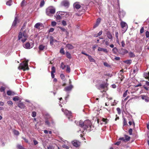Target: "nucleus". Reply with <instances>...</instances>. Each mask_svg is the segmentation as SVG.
<instances>
[{
  "instance_id": "f257e3e1",
  "label": "nucleus",
  "mask_w": 149,
  "mask_h": 149,
  "mask_svg": "<svg viewBox=\"0 0 149 149\" xmlns=\"http://www.w3.org/2000/svg\"><path fill=\"white\" fill-rule=\"evenodd\" d=\"M25 26V25L24 24L19 33L18 36V39L21 40L23 42H24L26 40L28 37L27 31L25 30H23Z\"/></svg>"
},
{
  "instance_id": "f03ea898",
  "label": "nucleus",
  "mask_w": 149,
  "mask_h": 149,
  "mask_svg": "<svg viewBox=\"0 0 149 149\" xmlns=\"http://www.w3.org/2000/svg\"><path fill=\"white\" fill-rule=\"evenodd\" d=\"M91 121L90 120H87L85 121L84 122L82 121H80L79 124V126L85 130L88 128L89 127L90 128L91 127Z\"/></svg>"
},
{
  "instance_id": "7ed1b4c3",
  "label": "nucleus",
  "mask_w": 149,
  "mask_h": 149,
  "mask_svg": "<svg viewBox=\"0 0 149 149\" xmlns=\"http://www.w3.org/2000/svg\"><path fill=\"white\" fill-rule=\"evenodd\" d=\"M56 12V9L53 6H50L48 7L46 10V15L49 16H52Z\"/></svg>"
},
{
  "instance_id": "20e7f679",
  "label": "nucleus",
  "mask_w": 149,
  "mask_h": 149,
  "mask_svg": "<svg viewBox=\"0 0 149 149\" xmlns=\"http://www.w3.org/2000/svg\"><path fill=\"white\" fill-rule=\"evenodd\" d=\"M28 61L27 60L26 61H23L22 63H21L18 67V69L19 70L22 69L24 71L26 70H29V68L28 67Z\"/></svg>"
},
{
  "instance_id": "39448f33",
  "label": "nucleus",
  "mask_w": 149,
  "mask_h": 149,
  "mask_svg": "<svg viewBox=\"0 0 149 149\" xmlns=\"http://www.w3.org/2000/svg\"><path fill=\"white\" fill-rule=\"evenodd\" d=\"M66 13L64 12L60 11L57 12L55 17L57 20H60L63 17H64V15Z\"/></svg>"
},
{
  "instance_id": "423d86ee",
  "label": "nucleus",
  "mask_w": 149,
  "mask_h": 149,
  "mask_svg": "<svg viewBox=\"0 0 149 149\" xmlns=\"http://www.w3.org/2000/svg\"><path fill=\"white\" fill-rule=\"evenodd\" d=\"M120 24L122 28V33H123L127 30L128 28L127 25L125 22L123 21H122Z\"/></svg>"
},
{
  "instance_id": "0eeeda50",
  "label": "nucleus",
  "mask_w": 149,
  "mask_h": 149,
  "mask_svg": "<svg viewBox=\"0 0 149 149\" xmlns=\"http://www.w3.org/2000/svg\"><path fill=\"white\" fill-rule=\"evenodd\" d=\"M62 111L63 112L64 114L68 117V119H70L72 117L71 113L70 111L67 110L66 109H64L63 108L61 109Z\"/></svg>"
},
{
  "instance_id": "6e6552de",
  "label": "nucleus",
  "mask_w": 149,
  "mask_h": 149,
  "mask_svg": "<svg viewBox=\"0 0 149 149\" xmlns=\"http://www.w3.org/2000/svg\"><path fill=\"white\" fill-rule=\"evenodd\" d=\"M115 36L116 38V41L117 43L119 45H120L119 41L121 40L122 36H120L119 37H118V31H116L115 32Z\"/></svg>"
},
{
  "instance_id": "1a4fd4ad",
  "label": "nucleus",
  "mask_w": 149,
  "mask_h": 149,
  "mask_svg": "<svg viewBox=\"0 0 149 149\" xmlns=\"http://www.w3.org/2000/svg\"><path fill=\"white\" fill-rule=\"evenodd\" d=\"M73 146L76 147H78L80 145V143L78 141L76 140H74L72 142Z\"/></svg>"
},
{
  "instance_id": "9d476101",
  "label": "nucleus",
  "mask_w": 149,
  "mask_h": 149,
  "mask_svg": "<svg viewBox=\"0 0 149 149\" xmlns=\"http://www.w3.org/2000/svg\"><path fill=\"white\" fill-rule=\"evenodd\" d=\"M61 5L65 7H68L69 5V3L68 1L65 0L61 2Z\"/></svg>"
},
{
  "instance_id": "9b49d317",
  "label": "nucleus",
  "mask_w": 149,
  "mask_h": 149,
  "mask_svg": "<svg viewBox=\"0 0 149 149\" xmlns=\"http://www.w3.org/2000/svg\"><path fill=\"white\" fill-rule=\"evenodd\" d=\"M73 88V86L72 85H70L69 86L65 88L64 89V90L65 91H70L72 90Z\"/></svg>"
},
{
  "instance_id": "f8f14e48",
  "label": "nucleus",
  "mask_w": 149,
  "mask_h": 149,
  "mask_svg": "<svg viewBox=\"0 0 149 149\" xmlns=\"http://www.w3.org/2000/svg\"><path fill=\"white\" fill-rule=\"evenodd\" d=\"M74 7L76 9H79L81 7V5L77 2H76L74 4Z\"/></svg>"
},
{
  "instance_id": "ddd939ff",
  "label": "nucleus",
  "mask_w": 149,
  "mask_h": 149,
  "mask_svg": "<svg viewBox=\"0 0 149 149\" xmlns=\"http://www.w3.org/2000/svg\"><path fill=\"white\" fill-rule=\"evenodd\" d=\"M24 47L27 49H29L31 48L32 47L31 46L29 42L26 43L24 45Z\"/></svg>"
},
{
  "instance_id": "4468645a",
  "label": "nucleus",
  "mask_w": 149,
  "mask_h": 149,
  "mask_svg": "<svg viewBox=\"0 0 149 149\" xmlns=\"http://www.w3.org/2000/svg\"><path fill=\"white\" fill-rule=\"evenodd\" d=\"M101 19L100 18H98L97 20L96 23L94 25V28H95L97 27L101 22Z\"/></svg>"
},
{
  "instance_id": "2eb2a0df",
  "label": "nucleus",
  "mask_w": 149,
  "mask_h": 149,
  "mask_svg": "<svg viewBox=\"0 0 149 149\" xmlns=\"http://www.w3.org/2000/svg\"><path fill=\"white\" fill-rule=\"evenodd\" d=\"M106 34L107 35V37L110 39H111L112 38V35L111 33L109 31H108L106 33Z\"/></svg>"
},
{
  "instance_id": "dca6fc26",
  "label": "nucleus",
  "mask_w": 149,
  "mask_h": 149,
  "mask_svg": "<svg viewBox=\"0 0 149 149\" xmlns=\"http://www.w3.org/2000/svg\"><path fill=\"white\" fill-rule=\"evenodd\" d=\"M18 22V19L17 17H15L14 20L13 22L12 27L15 26Z\"/></svg>"
},
{
  "instance_id": "f3484780",
  "label": "nucleus",
  "mask_w": 149,
  "mask_h": 149,
  "mask_svg": "<svg viewBox=\"0 0 149 149\" xmlns=\"http://www.w3.org/2000/svg\"><path fill=\"white\" fill-rule=\"evenodd\" d=\"M50 44L51 45H53V42L54 41H56V40H54V39L53 37L52 36H51L50 38Z\"/></svg>"
},
{
  "instance_id": "a211bd4d",
  "label": "nucleus",
  "mask_w": 149,
  "mask_h": 149,
  "mask_svg": "<svg viewBox=\"0 0 149 149\" xmlns=\"http://www.w3.org/2000/svg\"><path fill=\"white\" fill-rule=\"evenodd\" d=\"M7 94L8 95H14L15 94L14 92L10 90L7 91Z\"/></svg>"
},
{
  "instance_id": "6ab92c4d",
  "label": "nucleus",
  "mask_w": 149,
  "mask_h": 149,
  "mask_svg": "<svg viewBox=\"0 0 149 149\" xmlns=\"http://www.w3.org/2000/svg\"><path fill=\"white\" fill-rule=\"evenodd\" d=\"M59 28L62 31L65 32V33L67 35L68 34V32L67 31L66 29H65L61 27H59Z\"/></svg>"
},
{
  "instance_id": "aec40b11",
  "label": "nucleus",
  "mask_w": 149,
  "mask_h": 149,
  "mask_svg": "<svg viewBox=\"0 0 149 149\" xmlns=\"http://www.w3.org/2000/svg\"><path fill=\"white\" fill-rule=\"evenodd\" d=\"M98 50L100 51H103V52L106 53H107V52L106 49L102 48L100 47H98Z\"/></svg>"
},
{
  "instance_id": "412c9836",
  "label": "nucleus",
  "mask_w": 149,
  "mask_h": 149,
  "mask_svg": "<svg viewBox=\"0 0 149 149\" xmlns=\"http://www.w3.org/2000/svg\"><path fill=\"white\" fill-rule=\"evenodd\" d=\"M18 106L19 108L21 109L24 108L25 107L24 105L22 102L18 104Z\"/></svg>"
},
{
  "instance_id": "4be33fe9",
  "label": "nucleus",
  "mask_w": 149,
  "mask_h": 149,
  "mask_svg": "<svg viewBox=\"0 0 149 149\" xmlns=\"http://www.w3.org/2000/svg\"><path fill=\"white\" fill-rule=\"evenodd\" d=\"M108 86V84L105 83L104 84H101L100 85V87L101 88H103L105 87H107Z\"/></svg>"
},
{
  "instance_id": "5701e85b",
  "label": "nucleus",
  "mask_w": 149,
  "mask_h": 149,
  "mask_svg": "<svg viewBox=\"0 0 149 149\" xmlns=\"http://www.w3.org/2000/svg\"><path fill=\"white\" fill-rule=\"evenodd\" d=\"M41 24L40 23H36L34 26V27L35 28L39 29L40 28V26Z\"/></svg>"
},
{
  "instance_id": "b1692460",
  "label": "nucleus",
  "mask_w": 149,
  "mask_h": 149,
  "mask_svg": "<svg viewBox=\"0 0 149 149\" xmlns=\"http://www.w3.org/2000/svg\"><path fill=\"white\" fill-rule=\"evenodd\" d=\"M102 121L105 123V124H107L109 121V120L107 118H102Z\"/></svg>"
},
{
  "instance_id": "393cba45",
  "label": "nucleus",
  "mask_w": 149,
  "mask_h": 149,
  "mask_svg": "<svg viewBox=\"0 0 149 149\" xmlns=\"http://www.w3.org/2000/svg\"><path fill=\"white\" fill-rule=\"evenodd\" d=\"M66 47L69 49H71L73 48V46L70 44H68L66 45Z\"/></svg>"
},
{
  "instance_id": "a878e982",
  "label": "nucleus",
  "mask_w": 149,
  "mask_h": 149,
  "mask_svg": "<svg viewBox=\"0 0 149 149\" xmlns=\"http://www.w3.org/2000/svg\"><path fill=\"white\" fill-rule=\"evenodd\" d=\"M88 58L91 62H95V60L90 55L88 56Z\"/></svg>"
},
{
  "instance_id": "bb28decb",
  "label": "nucleus",
  "mask_w": 149,
  "mask_h": 149,
  "mask_svg": "<svg viewBox=\"0 0 149 149\" xmlns=\"http://www.w3.org/2000/svg\"><path fill=\"white\" fill-rule=\"evenodd\" d=\"M144 76L145 78L149 79V72L144 73Z\"/></svg>"
},
{
  "instance_id": "cd10ccee",
  "label": "nucleus",
  "mask_w": 149,
  "mask_h": 149,
  "mask_svg": "<svg viewBox=\"0 0 149 149\" xmlns=\"http://www.w3.org/2000/svg\"><path fill=\"white\" fill-rule=\"evenodd\" d=\"M125 14V13L124 11L120 12L119 15L120 17H123Z\"/></svg>"
},
{
  "instance_id": "c85d7f7f",
  "label": "nucleus",
  "mask_w": 149,
  "mask_h": 149,
  "mask_svg": "<svg viewBox=\"0 0 149 149\" xmlns=\"http://www.w3.org/2000/svg\"><path fill=\"white\" fill-rule=\"evenodd\" d=\"M45 48V47L42 45H40L39 47V49L40 50H44Z\"/></svg>"
},
{
  "instance_id": "c756f323",
  "label": "nucleus",
  "mask_w": 149,
  "mask_h": 149,
  "mask_svg": "<svg viewBox=\"0 0 149 149\" xmlns=\"http://www.w3.org/2000/svg\"><path fill=\"white\" fill-rule=\"evenodd\" d=\"M132 61L131 60H127L124 61V62L127 64H130L131 63Z\"/></svg>"
},
{
  "instance_id": "7c9ffc66",
  "label": "nucleus",
  "mask_w": 149,
  "mask_h": 149,
  "mask_svg": "<svg viewBox=\"0 0 149 149\" xmlns=\"http://www.w3.org/2000/svg\"><path fill=\"white\" fill-rule=\"evenodd\" d=\"M12 2V0H10L6 2V4L7 5L10 6L11 5Z\"/></svg>"
},
{
  "instance_id": "2f4dec72",
  "label": "nucleus",
  "mask_w": 149,
  "mask_h": 149,
  "mask_svg": "<svg viewBox=\"0 0 149 149\" xmlns=\"http://www.w3.org/2000/svg\"><path fill=\"white\" fill-rule=\"evenodd\" d=\"M102 31H101L98 33L97 35H95L94 36L97 37L98 36H100L102 34Z\"/></svg>"
},
{
  "instance_id": "473e14b6",
  "label": "nucleus",
  "mask_w": 149,
  "mask_h": 149,
  "mask_svg": "<svg viewBox=\"0 0 149 149\" xmlns=\"http://www.w3.org/2000/svg\"><path fill=\"white\" fill-rule=\"evenodd\" d=\"M19 97L17 96H15L13 98V100L14 101H18L19 99Z\"/></svg>"
},
{
  "instance_id": "72a5a7b5",
  "label": "nucleus",
  "mask_w": 149,
  "mask_h": 149,
  "mask_svg": "<svg viewBox=\"0 0 149 149\" xmlns=\"http://www.w3.org/2000/svg\"><path fill=\"white\" fill-rule=\"evenodd\" d=\"M119 77L121 81H122L124 78V77L122 74L119 75Z\"/></svg>"
},
{
  "instance_id": "f704fd0d",
  "label": "nucleus",
  "mask_w": 149,
  "mask_h": 149,
  "mask_svg": "<svg viewBox=\"0 0 149 149\" xmlns=\"http://www.w3.org/2000/svg\"><path fill=\"white\" fill-rule=\"evenodd\" d=\"M127 93H128L129 94H130V92H128V90H127L123 93V96L124 97H125L127 96Z\"/></svg>"
},
{
  "instance_id": "c9c22d12",
  "label": "nucleus",
  "mask_w": 149,
  "mask_h": 149,
  "mask_svg": "<svg viewBox=\"0 0 149 149\" xmlns=\"http://www.w3.org/2000/svg\"><path fill=\"white\" fill-rule=\"evenodd\" d=\"M125 141H128L130 140V136L127 135H125Z\"/></svg>"
},
{
  "instance_id": "e433bc0d",
  "label": "nucleus",
  "mask_w": 149,
  "mask_h": 149,
  "mask_svg": "<svg viewBox=\"0 0 149 149\" xmlns=\"http://www.w3.org/2000/svg\"><path fill=\"white\" fill-rule=\"evenodd\" d=\"M129 55L130 57H135V55L132 52H130L129 53Z\"/></svg>"
},
{
  "instance_id": "4c0bfd02",
  "label": "nucleus",
  "mask_w": 149,
  "mask_h": 149,
  "mask_svg": "<svg viewBox=\"0 0 149 149\" xmlns=\"http://www.w3.org/2000/svg\"><path fill=\"white\" fill-rule=\"evenodd\" d=\"M66 55L67 57L69 58H71V55L68 52H66Z\"/></svg>"
},
{
  "instance_id": "58836bf2",
  "label": "nucleus",
  "mask_w": 149,
  "mask_h": 149,
  "mask_svg": "<svg viewBox=\"0 0 149 149\" xmlns=\"http://www.w3.org/2000/svg\"><path fill=\"white\" fill-rule=\"evenodd\" d=\"M13 133L14 134L16 135H18L19 134V132L16 130H14Z\"/></svg>"
},
{
  "instance_id": "ea45409f",
  "label": "nucleus",
  "mask_w": 149,
  "mask_h": 149,
  "mask_svg": "<svg viewBox=\"0 0 149 149\" xmlns=\"http://www.w3.org/2000/svg\"><path fill=\"white\" fill-rule=\"evenodd\" d=\"M26 2L25 1V0H23L21 3V6H24V5L26 4Z\"/></svg>"
},
{
  "instance_id": "a19ab883",
  "label": "nucleus",
  "mask_w": 149,
  "mask_h": 149,
  "mask_svg": "<svg viewBox=\"0 0 149 149\" xmlns=\"http://www.w3.org/2000/svg\"><path fill=\"white\" fill-rule=\"evenodd\" d=\"M66 71L68 73H69L70 71V67L68 65L67 66Z\"/></svg>"
},
{
  "instance_id": "79ce46f5",
  "label": "nucleus",
  "mask_w": 149,
  "mask_h": 149,
  "mask_svg": "<svg viewBox=\"0 0 149 149\" xmlns=\"http://www.w3.org/2000/svg\"><path fill=\"white\" fill-rule=\"evenodd\" d=\"M55 72V68L54 67H52V68L51 73H54Z\"/></svg>"
},
{
  "instance_id": "37998d69",
  "label": "nucleus",
  "mask_w": 149,
  "mask_h": 149,
  "mask_svg": "<svg viewBox=\"0 0 149 149\" xmlns=\"http://www.w3.org/2000/svg\"><path fill=\"white\" fill-rule=\"evenodd\" d=\"M45 4V1L44 0H42V1L40 3V6L41 7H42Z\"/></svg>"
},
{
  "instance_id": "c03bdc74",
  "label": "nucleus",
  "mask_w": 149,
  "mask_h": 149,
  "mask_svg": "<svg viewBox=\"0 0 149 149\" xmlns=\"http://www.w3.org/2000/svg\"><path fill=\"white\" fill-rule=\"evenodd\" d=\"M17 147L18 149H24V148L21 145H18Z\"/></svg>"
},
{
  "instance_id": "a18cd8bd",
  "label": "nucleus",
  "mask_w": 149,
  "mask_h": 149,
  "mask_svg": "<svg viewBox=\"0 0 149 149\" xmlns=\"http://www.w3.org/2000/svg\"><path fill=\"white\" fill-rule=\"evenodd\" d=\"M45 123L46 125H48L49 126H51L50 123L49 122V121L48 120H46L45 121Z\"/></svg>"
},
{
  "instance_id": "49530a36",
  "label": "nucleus",
  "mask_w": 149,
  "mask_h": 149,
  "mask_svg": "<svg viewBox=\"0 0 149 149\" xmlns=\"http://www.w3.org/2000/svg\"><path fill=\"white\" fill-rule=\"evenodd\" d=\"M65 67V65H64L63 63H61V68L63 70Z\"/></svg>"
},
{
  "instance_id": "de8ad7c7",
  "label": "nucleus",
  "mask_w": 149,
  "mask_h": 149,
  "mask_svg": "<svg viewBox=\"0 0 149 149\" xmlns=\"http://www.w3.org/2000/svg\"><path fill=\"white\" fill-rule=\"evenodd\" d=\"M123 125H126L127 124V122L126 120V119L125 118H124L123 119Z\"/></svg>"
},
{
  "instance_id": "09e8293b",
  "label": "nucleus",
  "mask_w": 149,
  "mask_h": 149,
  "mask_svg": "<svg viewBox=\"0 0 149 149\" xmlns=\"http://www.w3.org/2000/svg\"><path fill=\"white\" fill-rule=\"evenodd\" d=\"M62 23L63 25L65 26L67 25V23L66 22L65 20H63L62 21Z\"/></svg>"
},
{
  "instance_id": "8fccbe9b",
  "label": "nucleus",
  "mask_w": 149,
  "mask_h": 149,
  "mask_svg": "<svg viewBox=\"0 0 149 149\" xmlns=\"http://www.w3.org/2000/svg\"><path fill=\"white\" fill-rule=\"evenodd\" d=\"M56 24V23L54 21H53L51 23V25L53 26H55Z\"/></svg>"
},
{
  "instance_id": "3c124183",
  "label": "nucleus",
  "mask_w": 149,
  "mask_h": 149,
  "mask_svg": "<svg viewBox=\"0 0 149 149\" xmlns=\"http://www.w3.org/2000/svg\"><path fill=\"white\" fill-rule=\"evenodd\" d=\"M32 116L33 117H35L36 116V113L35 111H33L32 113Z\"/></svg>"
},
{
  "instance_id": "603ef678",
  "label": "nucleus",
  "mask_w": 149,
  "mask_h": 149,
  "mask_svg": "<svg viewBox=\"0 0 149 149\" xmlns=\"http://www.w3.org/2000/svg\"><path fill=\"white\" fill-rule=\"evenodd\" d=\"M121 46L123 47H124L125 46V42L124 40H122L121 42Z\"/></svg>"
},
{
  "instance_id": "864d4df0",
  "label": "nucleus",
  "mask_w": 149,
  "mask_h": 149,
  "mask_svg": "<svg viewBox=\"0 0 149 149\" xmlns=\"http://www.w3.org/2000/svg\"><path fill=\"white\" fill-rule=\"evenodd\" d=\"M112 51L115 53H116L117 52L118 50L116 48L114 47Z\"/></svg>"
},
{
  "instance_id": "5fc2aeb1",
  "label": "nucleus",
  "mask_w": 149,
  "mask_h": 149,
  "mask_svg": "<svg viewBox=\"0 0 149 149\" xmlns=\"http://www.w3.org/2000/svg\"><path fill=\"white\" fill-rule=\"evenodd\" d=\"M60 52L61 54H65V52L63 50V48H61L60 50Z\"/></svg>"
},
{
  "instance_id": "6e6d98bb",
  "label": "nucleus",
  "mask_w": 149,
  "mask_h": 149,
  "mask_svg": "<svg viewBox=\"0 0 149 149\" xmlns=\"http://www.w3.org/2000/svg\"><path fill=\"white\" fill-rule=\"evenodd\" d=\"M146 37L147 38H148L149 37V32H148V31H147L146 32Z\"/></svg>"
},
{
  "instance_id": "4d7b16f0",
  "label": "nucleus",
  "mask_w": 149,
  "mask_h": 149,
  "mask_svg": "<svg viewBox=\"0 0 149 149\" xmlns=\"http://www.w3.org/2000/svg\"><path fill=\"white\" fill-rule=\"evenodd\" d=\"M60 77L62 79H63L65 78V75L63 74H61L60 75Z\"/></svg>"
},
{
  "instance_id": "13d9d810",
  "label": "nucleus",
  "mask_w": 149,
  "mask_h": 149,
  "mask_svg": "<svg viewBox=\"0 0 149 149\" xmlns=\"http://www.w3.org/2000/svg\"><path fill=\"white\" fill-rule=\"evenodd\" d=\"M132 129H130L129 130V133L130 135H131L132 134Z\"/></svg>"
},
{
  "instance_id": "bf43d9fd",
  "label": "nucleus",
  "mask_w": 149,
  "mask_h": 149,
  "mask_svg": "<svg viewBox=\"0 0 149 149\" xmlns=\"http://www.w3.org/2000/svg\"><path fill=\"white\" fill-rule=\"evenodd\" d=\"M144 31V28L143 27H142L140 30V32L141 33H142Z\"/></svg>"
},
{
  "instance_id": "052dcab7",
  "label": "nucleus",
  "mask_w": 149,
  "mask_h": 149,
  "mask_svg": "<svg viewBox=\"0 0 149 149\" xmlns=\"http://www.w3.org/2000/svg\"><path fill=\"white\" fill-rule=\"evenodd\" d=\"M7 103L9 105H11L13 104V103L11 101H9L7 102Z\"/></svg>"
},
{
  "instance_id": "680f3d73",
  "label": "nucleus",
  "mask_w": 149,
  "mask_h": 149,
  "mask_svg": "<svg viewBox=\"0 0 149 149\" xmlns=\"http://www.w3.org/2000/svg\"><path fill=\"white\" fill-rule=\"evenodd\" d=\"M63 147L64 148H65L66 149H69V147L68 146H67L65 145H63Z\"/></svg>"
},
{
  "instance_id": "e2e57ef3",
  "label": "nucleus",
  "mask_w": 149,
  "mask_h": 149,
  "mask_svg": "<svg viewBox=\"0 0 149 149\" xmlns=\"http://www.w3.org/2000/svg\"><path fill=\"white\" fill-rule=\"evenodd\" d=\"M22 138L24 140V141H25V142H26L27 143H28V141L27 139H26V138H24V137H22Z\"/></svg>"
},
{
  "instance_id": "0e129e2a",
  "label": "nucleus",
  "mask_w": 149,
  "mask_h": 149,
  "mask_svg": "<svg viewBox=\"0 0 149 149\" xmlns=\"http://www.w3.org/2000/svg\"><path fill=\"white\" fill-rule=\"evenodd\" d=\"M116 110L118 111V113H120V109L119 108H117L116 109Z\"/></svg>"
},
{
  "instance_id": "69168bd1",
  "label": "nucleus",
  "mask_w": 149,
  "mask_h": 149,
  "mask_svg": "<svg viewBox=\"0 0 149 149\" xmlns=\"http://www.w3.org/2000/svg\"><path fill=\"white\" fill-rule=\"evenodd\" d=\"M5 88L3 87H1V88H0V91L1 92L4 91L5 90Z\"/></svg>"
},
{
  "instance_id": "338daca9",
  "label": "nucleus",
  "mask_w": 149,
  "mask_h": 149,
  "mask_svg": "<svg viewBox=\"0 0 149 149\" xmlns=\"http://www.w3.org/2000/svg\"><path fill=\"white\" fill-rule=\"evenodd\" d=\"M33 143L35 145H36V144H38V141L36 140H33Z\"/></svg>"
},
{
  "instance_id": "774afa93",
  "label": "nucleus",
  "mask_w": 149,
  "mask_h": 149,
  "mask_svg": "<svg viewBox=\"0 0 149 149\" xmlns=\"http://www.w3.org/2000/svg\"><path fill=\"white\" fill-rule=\"evenodd\" d=\"M140 96L141 97V98L143 100H145L146 96L143 95H141Z\"/></svg>"
}]
</instances>
